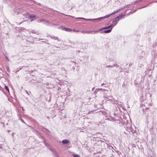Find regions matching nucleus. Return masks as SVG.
<instances>
[{"mask_svg":"<svg viewBox=\"0 0 157 157\" xmlns=\"http://www.w3.org/2000/svg\"><path fill=\"white\" fill-rule=\"evenodd\" d=\"M117 24V22H114L113 24H112L110 25L103 28L102 29H109L110 28H113V27L115 26Z\"/></svg>","mask_w":157,"mask_h":157,"instance_id":"obj_1","label":"nucleus"},{"mask_svg":"<svg viewBox=\"0 0 157 157\" xmlns=\"http://www.w3.org/2000/svg\"><path fill=\"white\" fill-rule=\"evenodd\" d=\"M124 15L121 14L119 15L113 19L112 22H115L117 20H119L120 18H121Z\"/></svg>","mask_w":157,"mask_h":157,"instance_id":"obj_2","label":"nucleus"},{"mask_svg":"<svg viewBox=\"0 0 157 157\" xmlns=\"http://www.w3.org/2000/svg\"><path fill=\"white\" fill-rule=\"evenodd\" d=\"M61 29L62 30H64L67 32H69L72 31V29H71L67 28L64 26H61Z\"/></svg>","mask_w":157,"mask_h":157,"instance_id":"obj_3","label":"nucleus"},{"mask_svg":"<svg viewBox=\"0 0 157 157\" xmlns=\"http://www.w3.org/2000/svg\"><path fill=\"white\" fill-rule=\"evenodd\" d=\"M29 18L31 20V21H34L36 19V16L35 15H30L29 16Z\"/></svg>","mask_w":157,"mask_h":157,"instance_id":"obj_4","label":"nucleus"},{"mask_svg":"<svg viewBox=\"0 0 157 157\" xmlns=\"http://www.w3.org/2000/svg\"><path fill=\"white\" fill-rule=\"evenodd\" d=\"M109 15H107L104 17L98 18V21H100L101 19H105L109 17Z\"/></svg>","mask_w":157,"mask_h":157,"instance_id":"obj_5","label":"nucleus"},{"mask_svg":"<svg viewBox=\"0 0 157 157\" xmlns=\"http://www.w3.org/2000/svg\"><path fill=\"white\" fill-rule=\"evenodd\" d=\"M13 11L15 13H19L21 11V10L20 8H15L13 9Z\"/></svg>","mask_w":157,"mask_h":157,"instance_id":"obj_6","label":"nucleus"},{"mask_svg":"<svg viewBox=\"0 0 157 157\" xmlns=\"http://www.w3.org/2000/svg\"><path fill=\"white\" fill-rule=\"evenodd\" d=\"M50 150L54 153V155L55 157H60L59 154L56 153V151L54 150H53L51 149Z\"/></svg>","mask_w":157,"mask_h":157,"instance_id":"obj_7","label":"nucleus"},{"mask_svg":"<svg viewBox=\"0 0 157 157\" xmlns=\"http://www.w3.org/2000/svg\"><path fill=\"white\" fill-rule=\"evenodd\" d=\"M62 143L63 144H68L69 143L70 141L68 140L67 139H65L63 140L62 141Z\"/></svg>","mask_w":157,"mask_h":157,"instance_id":"obj_8","label":"nucleus"},{"mask_svg":"<svg viewBox=\"0 0 157 157\" xmlns=\"http://www.w3.org/2000/svg\"><path fill=\"white\" fill-rule=\"evenodd\" d=\"M101 30V29H99L98 30H94L93 31H91V33L92 34H95L96 33L98 32V31Z\"/></svg>","mask_w":157,"mask_h":157,"instance_id":"obj_9","label":"nucleus"},{"mask_svg":"<svg viewBox=\"0 0 157 157\" xmlns=\"http://www.w3.org/2000/svg\"><path fill=\"white\" fill-rule=\"evenodd\" d=\"M112 29V28L107 30H104V33H109L111 32Z\"/></svg>","mask_w":157,"mask_h":157,"instance_id":"obj_10","label":"nucleus"},{"mask_svg":"<svg viewBox=\"0 0 157 157\" xmlns=\"http://www.w3.org/2000/svg\"><path fill=\"white\" fill-rule=\"evenodd\" d=\"M61 70L62 72V74H66L67 73V71L64 68H62Z\"/></svg>","mask_w":157,"mask_h":157,"instance_id":"obj_11","label":"nucleus"},{"mask_svg":"<svg viewBox=\"0 0 157 157\" xmlns=\"http://www.w3.org/2000/svg\"><path fill=\"white\" fill-rule=\"evenodd\" d=\"M145 55V52L144 51H142L140 53V57L141 58L144 57Z\"/></svg>","mask_w":157,"mask_h":157,"instance_id":"obj_12","label":"nucleus"},{"mask_svg":"<svg viewBox=\"0 0 157 157\" xmlns=\"http://www.w3.org/2000/svg\"><path fill=\"white\" fill-rule=\"evenodd\" d=\"M106 98L108 100H111V101H113L114 99L112 96H109L107 98Z\"/></svg>","mask_w":157,"mask_h":157,"instance_id":"obj_13","label":"nucleus"},{"mask_svg":"<svg viewBox=\"0 0 157 157\" xmlns=\"http://www.w3.org/2000/svg\"><path fill=\"white\" fill-rule=\"evenodd\" d=\"M119 10H119L117 11H115L114 12L111 13V14H109V17H110L112 15H113L116 14V13H117Z\"/></svg>","mask_w":157,"mask_h":157,"instance_id":"obj_14","label":"nucleus"},{"mask_svg":"<svg viewBox=\"0 0 157 157\" xmlns=\"http://www.w3.org/2000/svg\"><path fill=\"white\" fill-rule=\"evenodd\" d=\"M98 20V18H94V19H88V21H93L94 22V21Z\"/></svg>","mask_w":157,"mask_h":157,"instance_id":"obj_15","label":"nucleus"},{"mask_svg":"<svg viewBox=\"0 0 157 157\" xmlns=\"http://www.w3.org/2000/svg\"><path fill=\"white\" fill-rule=\"evenodd\" d=\"M25 1H27V2L30 1V2H34L35 3H36V4H38L39 6L41 5V4L40 3H37L36 2H35L34 1H32L31 0H25Z\"/></svg>","mask_w":157,"mask_h":157,"instance_id":"obj_16","label":"nucleus"},{"mask_svg":"<svg viewBox=\"0 0 157 157\" xmlns=\"http://www.w3.org/2000/svg\"><path fill=\"white\" fill-rule=\"evenodd\" d=\"M51 38H52V39H53L55 40H58V41H59V38H58L57 36H51Z\"/></svg>","mask_w":157,"mask_h":157,"instance_id":"obj_17","label":"nucleus"},{"mask_svg":"<svg viewBox=\"0 0 157 157\" xmlns=\"http://www.w3.org/2000/svg\"><path fill=\"white\" fill-rule=\"evenodd\" d=\"M76 19H82L84 20L85 21H88V19H86V18H82V17H78V18H77Z\"/></svg>","mask_w":157,"mask_h":157,"instance_id":"obj_18","label":"nucleus"},{"mask_svg":"<svg viewBox=\"0 0 157 157\" xmlns=\"http://www.w3.org/2000/svg\"><path fill=\"white\" fill-rule=\"evenodd\" d=\"M5 88L6 89V90L8 92V93H9V90L8 86H7L5 85L4 86Z\"/></svg>","mask_w":157,"mask_h":157,"instance_id":"obj_19","label":"nucleus"},{"mask_svg":"<svg viewBox=\"0 0 157 157\" xmlns=\"http://www.w3.org/2000/svg\"><path fill=\"white\" fill-rule=\"evenodd\" d=\"M69 43H71V44H73V45H75V44H76H76H78V43L77 42H76L75 43V42H74L71 41H69Z\"/></svg>","mask_w":157,"mask_h":157,"instance_id":"obj_20","label":"nucleus"},{"mask_svg":"<svg viewBox=\"0 0 157 157\" xmlns=\"http://www.w3.org/2000/svg\"><path fill=\"white\" fill-rule=\"evenodd\" d=\"M73 156L74 157H81L79 155L77 154H73Z\"/></svg>","mask_w":157,"mask_h":157,"instance_id":"obj_21","label":"nucleus"},{"mask_svg":"<svg viewBox=\"0 0 157 157\" xmlns=\"http://www.w3.org/2000/svg\"><path fill=\"white\" fill-rule=\"evenodd\" d=\"M98 89L99 90V91H105L107 90H105L104 89H103L102 88H98Z\"/></svg>","mask_w":157,"mask_h":157,"instance_id":"obj_22","label":"nucleus"},{"mask_svg":"<svg viewBox=\"0 0 157 157\" xmlns=\"http://www.w3.org/2000/svg\"><path fill=\"white\" fill-rule=\"evenodd\" d=\"M48 95H49V100H48V101L49 102H50L51 101V97H52L51 94V93L49 94H48Z\"/></svg>","mask_w":157,"mask_h":157,"instance_id":"obj_23","label":"nucleus"},{"mask_svg":"<svg viewBox=\"0 0 157 157\" xmlns=\"http://www.w3.org/2000/svg\"><path fill=\"white\" fill-rule=\"evenodd\" d=\"M102 29L103 28L100 29H101V30L98 31V32H100L101 33H104V31H103V30L104 29Z\"/></svg>","mask_w":157,"mask_h":157,"instance_id":"obj_24","label":"nucleus"},{"mask_svg":"<svg viewBox=\"0 0 157 157\" xmlns=\"http://www.w3.org/2000/svg\"><path fill=\"white\" fill-rule=\"evenodd\" d=\"M44 144L45 145V146H46L47 147H48V146H49V144H47L45 140L44 141Z\"/></svg>","mask_w":157,"mask_h":157,"instance_id":"obj_25","label":"nucleus"},{"mask_svg":"<svg viewBox=\"0 0 157 157\" xmlns=\"http://www.w3.org/2000/svg\"><path fill=\"white\" fill-rule=\"evenodd\" d=\"M92 32H91V30H89V31H86L85 32V33H88V34H89V33H91Z\"/></svg>","mask_w":157,"mask_h":157,"instance_id":"obj_26","label":"nucleus"},{"mask_svg":"<svg viewBox=\"0 0 157 157\" xmlns=\"http://www.w3.org/2000/svg\"><path fill=\"white\" fill-rule=\"evenodd\" d=\"M148 5H149V4H147V6H143V7H138L137 10L138 9H141V8H144V7H146V6H148Z\"/></svg>","mask_w":157,"mask_h":157,"instance_id":"obj_27","label":"nucleus"},{"mask_svg":"<svg viewBox=\"0 0 157 157\" xmlns=\"http://www.w3.org/2000/svg\"><path fill=\"white\" fill-rule=\"evenodd\" d=\"M113 65V67H119V66L118 65L117 63L114 64Z\"/></svg>","mask_w":157,"mask_h":157,"instance_id":"obj_28","label":"nucleus"},{"mask_svg":"<svg viewBox=\"0 0 157 157\" xmlns=\"http://www.w3.org/2000/svg\"><path fill=\"white\" fill-rule=\"evenodd\" d=\"M115 120H116L117 122H116L117 124H120V121L118 120H116L115 119H113V121H114Z\"/></svg>","mask_w":157,"mask_h":157,"instance_id":"obj_29","label":"nucleus"},{"mask_svg":"<svg viewBox=\"0 0 157 157\" xmlns=\"http://www.w3.org/2000/svg\"><path fill=\"white\" fill-rule=\"evenodd\" d=\"M105 67L112 68V67H113V65H108V66H105Z\"/></svg>","mask_w":157,"mask_h":157,"instance_id":"obj_30","label":"nucleus"},{"mask_svg":"<svg viewBox=\"0 0 157 157\" xmlns=\"http://www.w3.org/2000/svg\"><path fill=\"white\" fill-rule=\"evenodd\" d=\"M18 118L19 120H20L21 119H22V118H21V115L20 114H18Z\"/></svg>","mask_w":157,"mask_h":157,"instance_id":"obj_31","label":"nucleus"},{"mask_svg":"<svg viewBox=\"0 0 157 157\" xmlns=\"http://www.w3.org/2000/svg\"><path fill=\"white\" fill-rule=\"evenodd\" d=\"M22 69V68H20V69H18V68H17V71H16L15 72V73L16 74H17V73L19 72V71L20 70H21V69Z\"/></svg>","mask_w":157,"mask_h":157,"instance_id":"obj_32","label":"nucleus"},{"mask_svg":"<svg viewBox=\"0 0 157 157\" xmlns=\"http://www.w3.org/2000/svg\"><path fill=\"white\" fill-rule=\"evenodd\" d=\"M109 62L114 61V59L113 58H109Z\"/></svg>","mask_w":157,"mask_h":157,"instance_id":"obj_33","label":"nucleus"},{"mask_svg":"<svg viewBox=\"0 0 157 157\" xmlns=\"http://www.w3.org/2000/svg\"><path fill=\"white\" fill-rule=\"evenodd\" d=\"M3 0L5 2H6V3H8L9 2H11V0Z\"/></svg>","mask_w":157,"mask_h":157,"instance_id":"obj_34","label":"nucleus"},{"mask_svg":"<svg viewBox=\"0 0 157 157\" xmlns=\"http://www.w3.org/2000/svg\"><path fill=\"white\" fill-rule=\"evenodd\" d=\"M108 147L109 149H113L114 150L113 147L111 146H108Z\"/></svg>","mask_w":157,"mask_h":157,"instance_id":"obj_35","label":"nucleus"},{"mask_svg":"<svg viewBox=\"0 0 157 157\" xmlns=\"http://www.w3.org/2000/svg\"><path fill=\"white\" fill-rule=\"evenodd\" d=\"M20 121L23 123H24L25 124H26V123H25V122L24 121V120L23 119H21L20 120Z\"/></svg>","mask_w":157,"mask_h":157,"instance_id":"obj_36","label":"nucleus"},{"mask_svg":"<svg viewBox=\"0 0 157 157\" xmlns=\"http://www.w3.org/2000/svg\"><path fill=\"white\" fill-rule=\"evenodd\" d=\"M95 91L97 92V93L99 92V90L98 89H96L95 90Z\"/></svg>","mask_w":157,"mask_h":157,"instance_id":"obj_37","label":"nucleus"},{"mask_svg":"<svg viewBox=\"0 0 157 157\" xmlns=\"http://www.w3.org/2000/svg\"><path fill=\"white\" fill-rule=\"evenodd\" d=\"M73 31L75 32H78L79 31H80L78 30H75V29H74L73 30Z\"/></svg>","mask_w":157,"mask_h":157,"instance_id":"obj_38","label":"nucleus"},{"mask_svg":"<svg viewBox=\"0 0 157 157\" xmlns=\"http://www.w3.org/2000/svg\"><path fill=\"white\" fill-rule=\"evenodd\" d=\"M49 22H48V21H45V24H48Z\"/></svg>","mask_w":157,"mask_h":157,"instance_id":"obj_39","label":"nucleus"},{"mask_svg":"<svg viewBox=\"0 0 157 157\" xmlns=\"http://www.w3.org/2000/svg\"><path fill=\"white\" fill-rule=\"evenodd\" d=\"M31 33H36L35 31L33 30L31 31Z\"/></svg>","mask_w":157,"mask_h":157,"instance_id":"obj_40","label":"nucleus"},{"mask_svg":"<svg viewBox=\"0 0 157 157\" xmlns=\"http://www.w3.org/2000/svg\"><path fill=\"white\" fill-rule=\"evenodd\" d=\"M144 148L143 147H142L141 148V151L142 152H144Z\"/></svg>","mask_w":157,"mask_h":157,"instance_id":"obj_41","label":"nucleus"},{"mask_svg":"<svg viewBox=\"0 0 157 157\" xmlns=\"http://www.w3.org/2000/svg\"><path fill=\"white\" fill-rule=\"evenodd\" d=\"M128 127H129L128 126ZM127 128H128V129L129 130L131 131V129H132V128H131V127H129V128H128V127H127Z\"/></svg>","mask_w":157,"mask_h":157,"instance_id":"obj_42","label":"nucleus"},{"mask_svg":"<svg viewBox=\"0 0 157 157\" xmlns=\"http://www.w3.org/2000/svg\"><path fill=\"white\" fill-rule=\"evenodd\" d=\"M5 57L6 58V59L8 60H9V58H8V57L6 56H5Z\"/></svg>","mask_w":157,"mask_h":157,"instance_id":"obj_43","label":"nucleus"},{"mask_svg":"<svg viewBox=\"0 0 157 157\" xmlns=\"http://www.w3.org/2000/svg\"><path fill=\"white\" fill-rule=\"evenodd\" d=\"M132 147H136V145L135 144H132Z\"/></svg>","mask_w":157,"mask_h":157,"instance_id":"obj_44","label":"nucleus"},{"mask_svg":"<svg viewBox=\"0 0 157 157\" xmlns=\"http://www.w3.org/2000/svg\"><path fill=\"white\" fill-rule=\"evenodd\" d=\"M40 22H41V21L43 22L44 21V19H42L41 20H40Z\"/></svg>","mask_w":157,"mask_h":157,"instance_id":"obj_45","label":"nucleus"},{"mask_svg":"<svg viewBox=\"0 0 157 157\" xmlns=\"http://www.w3.org/2000/svg\"><path fill=\"white\" fill-rule=\"evenodd\" d=\"M33 71H29V74H31L33 72Z\"/></svg>","mask_w":157,"mask_h":157,"instance_id":"obj_46","label":"nucleus"},{"mask_svg":"<svg viewBox=\"0 0 157 157\" xmlns=\"http://www.w3.org/2000/svg\"><path fill=\"white\" fill-rule=\"evenodd\" d=\"M98 93L96 92L95 91H94V94H95V95H96Z\"/></svg>","mask_w":157,"mask_h":157,"instance_id":"obj_47","label":"nucleus"},{"mask_svg":"<svg viewBox=\"0 0 157 157\" xmlns=\"http://www.w3.org/2000/svg\"><path fill=\"white\" fill-rule=\"evenodd\" d=\"M130 5H128L127 6V8H129V6H130Z\"/></svg>","mask_w":157,"mask_h":157,"instance_id":"obj_48","label":"nucleus"},{"mask_svg":"<svg viewBox=\"0 0 157 157\" xmlns=\"http://www.w3.org/2000/svg\"><path fill=\"white\" fill-rule=\"evenodd\" d=\"M14 133L13 132L12 133L11 135L12 136H13L14 135Z\"/></svg>","mask_w":157,"mask_h":157,"instance_id":"obj_49","label":"nucleus"},{"mask_svg":"<svg viewBox=\"0 0 157 157\" xmlns=\"http://www.w3.org/2000/svg\"><path fill=\"white\" fill-rule=\"evenodd\" d=\"M6 69H7V71L10 72V70H9V69L7 68Z\"/></svg>","mask_w":157,"mask_h":157,"instance_id":"obj_50","label":"nucleus"},{"mask_svg":"<svg viewBox=\"0 0 157 157\" xmlns=\"http://www.w3.org/2000/svg\"><path fill=\"white\" fill-rule=\"evenodd\" d=\"M25 92L28 95H29V94H28V92L27 91H26Z\"/></svg>","mask_w":157,"mask_h":157,"instance_id":"obj_51","label":"nucleus"},{"mask_svg":"<svg viewBox=\"0 0 157 157\" xmlns=\"http://www.w3.org/2000/svg\"><path fill=\"white\" fill-rule=\"evenodd\" d=\"M22 108V109L23 110V111H24L25 110V109H24L23 108V107H21Z\"/></svg>","mask_w":157,"mask_h":157,"instance_id":"obj_52","label":"nucleus"},{"mask_svg":"<svg viewBox=\"0 0 157 157\" xmlns=\"http://www.w3.org/2000/svg\"><path fill=\"white\" fill-rule=\"evenodd\" d=\"M136 10H134V11H133L132 12V13H133L135 12Z\"/></svg>","mask_w":157,"mask_h":157,"instance_id":"obj_53","label":"nucleus"},{"mask_svg":"<svg viewBox=\"0 0 157 157\" xmlns=\"http://www.w3.org/2000/svg\"><path fill=\"white\" fill-rule=\"evenodd\" d=\"M105 84H104V83H102V84H101V86H103V85H105Z\"/></svg>","mask_w":157,"mask_h":157,"instance_id":"obj_54","label":"nucleus"},{"mask_svg":"<svg viewBox=\"0 0 157 157\" xmlns=\"http://www.w3.org/2000/svg\"><path fill=\"white\" fill-rule=\"evenodd\" d=\"M60 88L59 87V88H58V90H60Z\"/></svg>","mask_w":157,"mask_h":157,"instance_id":"obj_55","label":"nucleus"},{"mask_svg":"<svg viewBox=\"0 0 157 157\" xmlns=\"http://www.w3.org/2000/svg\"><path fill=\"white\" fill-rule=\"evenodd\" d=\"M137 146L138 147V148H139V149H140V147H139L138 146V145H137Z\"/></svg>","mask_w":157,"mask_h":157,"instance_id":"obj_56","label":"nucleus"},{"mask_svg":"<svg viewBox=\"0 0 157 157\" xmlns=\"http://www.w3.org/2000/svg\"><path fill=\"white\" fill-rule=\"evenodd\" d=\"M77 52H78L79 53V52H80V51H77Z\"/></svg>","mask_w":157,"mask_h":157,"instance_id":"obj_57","label":"nucleus"},{"mask_svg":"<svg viewBox=\"0 0 157 157\" xmlns=\"http://www.w3.org/2000/svg\"><path fill=\"white\" fill-rule=\"evenodd\" d=\"M94 88H92V90H93L94 89Z\"/></svg>","mask_w":157,"mask_h":157,"instance_id":"obj_58","label":"nucleus"},{"mask_svg":"<svg viewBox=\"0 0 157 157\" xmlns=\"http://www.w3.org/2000/svg\"><path fill=\"white\" fill-rule=\"evenodd\" d=\"M90 112H91L89 111V113H89H89H90Z\"/></svg>","mask_w":157,"mask_h":157,"instance_id":"obj_59","label":"nucleus"},{"mask_svg":"<svg viewBox=\"0 0 157 157\" xmlns=\"http://www.w3.org/2000/svg\"><path fill=\"white\" fill-rule=\"evenodd\" d=\"M48 118H49V117H47Z\"/></svg>","mask_w":157,"mask_h":157,"instance_id":"obj_60","label":"nucleus"},{"mask_svg":"<svg viewBox=\"0 0 157 157\" xmlns=\"http://www.w3.org/2000/svg\"><path fill=\"white\" fill-rule=\"evenodd\" d=\"M107 120H110V119H109V118H108V119H107Z\"/></svg>","mask_w":157,"mask_h":157,"instance_id":"obj_61","label":"nucleus"},{"mask_svg":"<svg viewBox=\"0 0 157 157\" xmlns=\"http://www.w3.org/2000/svg\"><path fill=\"white\" fill-rule=\"evenodd\" d=\"M72 62H74V63H75V62H74L73 61H72Z\"/></svg>","mask_w":157,"mask_h":157,"instance_id":"obj_62","label":"nucleus"},{"mask_svg":"<svg viewBox=\"0 0 157 157\" xmlns=\"http://www.w3.org/2000/svg\"><path fill=\"white\" fill-rule=\"evenodd\" d=\"M133 5V3H132V5Z\"/></svg>","mask_w":157,"mask_h":157,"instance_id":"obj_63","label":"nucleus"},{"mask_svg":"<svg viewBox=\"0 0 157 157\" xmlns=\"http://www.w3.org/2000/svg\"><path fill=\"white\" fill-rule=\"evenodd\" d=\"M155 2H157V1H156Z\"/></svg>","mask_w":157,"mask_h":157,"instance_id":"obj_64","label":"nucleus"}]
</instances>
